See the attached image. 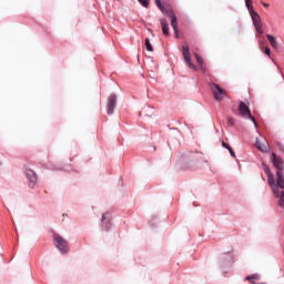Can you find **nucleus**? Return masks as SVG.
<instances>
[{"label":"nucleus","mask_w":284,"mask_h":284,"mask_svg":"<svg viewBox=\"0 0 284 284\" xmlns=\"http://www.w3.org/2000/svg\"><path fill=\"white\" fill-rule=\"evenodd\" d=\"M262 6H263L264 8H270V4L266 3V2H262Z\"/></svg>","instance_id":"26"},{"label":"nucleus","mask_w":284,"mask_h":284,"mask_svg":"<svg viewBox=\"0 0 284 284\" xmlns=\"http://www.w3.org/2000/svg\"><path fill=\"white\" fill-rule=\"evenodd\" d=\"M194 57L197 61V64L200 65V70H202V72H205V62L203 61V58H201L199 53H194Z\"/></svg>","instance_id":"14"},{"label":"nucleus","mask_w":284,"mask_h":284,"mask_svg":"<svg viewBox=\"0 0 284 284\" xmlns=\"http://www.w3.org/2000/svg\"><path fill=\"white\" fill-rule=\"evenodd\" d=\"M251 19L257 34H263V20H261V16L254 9H251Z\"/></svg>","instance_id":"3"},{"label":"nucleus","mask_w":284,"mask_h":284,"mask_svg":"<svg viewBox=\"0 0 284 284\" xmlns=\"http://www.w3.org/2000/svg\"><path fill=\"white\" fill-rule=\"evenodd\" d=\"M182 54L184 58L185 63H187L189 68L191 70H196V65H194V63H192V54H190V45H187V43H184L182 45Z\"/></svg>","instance_id":"7"},{"label":"nucleus","mask_w":284,"mask_h":284,"mask_svg":"<svg viewBox=\"0 0 284 284\" xmlns=\"http://www.w3.org/2000/svg\"><path fill=\"white\" fill-rule=\"evenodd\" d=\"M110 213L102 214V224L106 232L110 230Z\"/></svg>","instance_id":"12"},{"label":"nucleus","mask_w":284,"mask_h":284,"mask_svg":"<svg viewBox=\"0 0 284 284\" xmlns=\"http://www.w3.org/2000/svg\"><path fill=\"white\" fill-rule=\"evenodd\" d=\"M263 170L267 176V183L273 191L275 199H280L277 204L280 205V207H284V191L278 190V186L276 185V180H274V174H272V171L270 170V166L267 164L263 163Z\"/></svg>","instance_id":"1"},{"label":"nucleus","mask_w":284,"mask_h":284,"mask_svg":"<svg viewBox=\"0 0 284 284\" xmlns=\"http://www.w3.org/2000/svg\"><path fill=\"white\" fill-rule=\"evenodd\" d=\"M245 281H250V283L256 284L254 281H258V275L246 276Z\"/></svg>","instance_id":"18"},{"label":"nucleus","mask_w":284,"mask_h":284,"mask_svg":"<svg viewBox=\"0 0 284 284\" xmlns=\"http://www.w3.org/2000/svg\"><path fill=\"white\" fill-rule=\"evenodd\" d=\"M155 4L158 6L159 10H161L162 13L169 14L171 17V26L173 28V32L179 39V27L176 22V16H174V11L170 7H168L165 3L161 2V0H154Z\"/></svg>","instance_id":"2"},{"label":"nucleus","mask_w":284,"mask_h":284,"mask_svg":"<svg viewBox=\"0 0 284 284\" xmlns=\"http://www.w3.org/2000/svg\"><path fill=\"white\" fill-rule=\"evenodd\" d=\"M193 159H194V161H203V153H195Z\"/></svg>","instance_id":"21"},{"label":"nucleus","mask_w":284,"mask_h":284,"mask_svg":"<svg viewBox=\"0 0 284 284\" xmlns=\"http://www.w3.org/2000/svg\"><path fill=\"white\" fill-rule=\"evenodd\" d=\"M272 161L274 168H276L277 172H283L284 170V162L283 159L276 156V153H272Z\"/></svg>","instance_id":"8"},{"label":"nucleus","mask_w":284,"mask_h":284,"mask_svg":"<svg viewBox=\"0 0 284 284\" xmlns=\"http://www.w3.org/2000/svg\"><path fill=\"white\" fill-rule=\"evenodd\" d=\"M226 123L227 125H234V118H227Z\"/></svg>","instance_id":"22"},{"label":"nucleus","mask_w":284,"mask_h":284,"mask_svg":"<svg viewBox=\"0 0 284 284\" xmlns=\"http://www.w3.org/2000/svg\"><path fill=\"white\" fill-rule=\"evenodd\" d=\"M275 185L277 186L280 192H282L281 190H284V174H283V171H276V183H275Z\"/></svg>","instance_id":"10"},{"label":"nucleus","mask_w":284,"mask_h":284,"mask_svg":"<svg viewBox=\"0 0 284 284\" xmlns=\"http://www.w3.org/2000/svg\"><path fill=\"white\" fill-rule=\"evenodd\" d=\"M222 148H225L226 150H230L232 146L230 144L222 142Z\"/></svg>","instance_id":"23"},{"label":"nucleus","mask_w":284,"mask_h":284,"mask_svg":"<svg viewBox=\"0 0 284 284\" xmlns=\"http://www.w3.org/2000/svg\"><path fill=\"white\" fill-rule=\"evenodd\" d=\"M26 176L31 185H34L37 183V173H34V171H32V169L26 170Z\"/></svg>","instance_id":"11"},{"label":"nucleus","mask_w":284,"mask_h":284,"mask_svg":"<svg viewBox=\"0 0 284 284\" xmlns=\"http://www.w3.org/2000/svg\"><path fill=\"white\" fill-rule=\"evenodd\" d=\"M143 8H150V0H138Z\"/></svg>","instance_id":"20"},{"label":"nucleus","mask_w":284,"mask_h":284,"mask_svg":"<svg viewBox=\"0 0 284 284\" xmlns=\"http://www.w3.org/2000/svg\"><path fill=\"white\" fill-rule=\"evenodd\" d=\"M229 152H230L231 156H236L235 153H234V150L232 148L229 149Z\"/></svg>","instance_id":"25"},{"label":"nucleus","mask_w":284,"mask_h":284,"mask_svg":"<svg viewBox=\"0 0 284 284\" xmlns=\"http://www.w3.org/2000/svg\"><path fill=\"white\" fill-rule=\"evenodd\" d=\"M145 48L148 52H154V48L152 47V43L150 42V38L145 39Z\"/></svg>","instance_id":"17"},{"label":"nucleus","mask_w":284,"mask_h":284,"mask_svg":"<svg viewBox=\"0 0 284 284\" xmlns=\"http://www.w3.org/2000/svg\"><path fill=\"white\" fill-rule=\"evenodd\" d=\"M211 91L213 92L215 101H223V99L227 97V93L225 92V90H223L216 83H211Z\"/></svg>","instance_id":"6"},{"label":"nucleus","mask_w":284,"mask_h":284,"mask_svg":"<svg viewBox=\"0 0 284 284\" xmlns=\"http://www.w3.org/2000/svg\"><path fill=\"white\" fill-rule=\"evenodd\" d=\"M140 116H143V111H140Z\"/></svg>","instance_id":"27"},{"label":"nucleus","mask_w":284,"mask_h":284,"mask_svg":"<svg viewBox=\"0 0 284 284\" xmlns=\"http://www.w3.org/2000/svg\"><path fill=\"white\" fill-rule=\"evenodd\" d=\"M114 108H116V95L112 94L108 99V114H114Z\"/></svg>","instance_id":"9"},{"label":"nucleus","mask_w":284,"mask_h":284,"mask_svg":"<svg viewBox=\"0 0 284 284\" xmlns=\"http://www.w3.org/2000/svg\"><path fill=\"white\" fill-rule=\"evenodd\" d=\"M264 52L267 54V57H270V54H271V51H270L268 47H265V50H264Z\"/></svg>","instance_id":"24"},{"label":"nucleus","mask_w":284,"mask_h":284,"mask_svg":"<svg viewBox=\"0 0 284 284\" xmlns=\"http://www.w3.org/2000/svg\"><path fill=\"white\" fill-rule=\"evenodd\" d=\"M255 146L257 148V150H260V152H267L268 150L267 144H262L258 140H256L255 142Z\"/></svg>","instance_id":"15"},{"label":"nucleus","mask_w":284,"mask_h":284,"mask_svg":"<svg viewBox=\"0 0 284 284\" xmlns=\"http://www.w3.org/2000/svg\"><path fill=\"white\" fill-rule=\"evenodd\" d=\"M245 3H246V8H247L250 14H252V10H254L252 2L250 0H245Z\"/></svg>","instance_id":"19"},{"label":"nucleus","mask_w":284,"mask_h":284,"mask_svg":"<svg viewBox=\"0 0 284 284\" xmlns=\"http://www.w3.org/2000/svg\"><path fill=\"white\" fill-rule=\"evenodd\" d=\"M239 112L243 119H248L250 121H252L254 123V125H257L256 119H254L252 116V111L250 110V106H247V104H245V102H240Z\"/></svg>","instance_id":"4"},{"label":"nucleus","mask_w":284,"mask_h":284,"mask_svg":"<svg viewBox=\"0 0 284 284\" xmlns=\"http://www.w3.org/2000/svg\"><path fill=\"white\" fill-rule=\"evenodd\" d=\"M266 38L268 39L272 48H276L278 45V42L276 41V38H274L273 36L267 34Z\"/></svg>","instance_id":"16"},{"label":"nucleus","mask_w":284,"mask_h":284,"mask_svg":"<svg viewBox=\"0 0 284 284\" xmlns=\"http://www.w3.org/2000/svg\"><path fill=\"white\" fill-rule=\"evenodd\" d=\"M160 23L162 26V32L163 34H165V37H168V34H170V27L168 26V20L165 19H161Z\"/></svg>","instance_id":"13"},{"label":"nucleus","mask_w":284,"mask_h":284,"mask_svg":"<svg viewBox=\"0 0 284 284\" xmlns=\"http://www.w3.org/2000/svg\"><path fill=\"white\" fill-rule=\"evenodd\" d=\"M53 239L55 241V247L60 250V252H62L63 254H68V251H69L68 241H65V239H63L59 234H54Z\"/></svg>","instance_id":"5"}]
</instances>
